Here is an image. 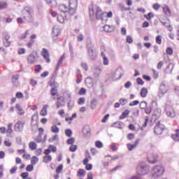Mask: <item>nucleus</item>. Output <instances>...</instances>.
Wrapping results in <instances>:
<instances>
[{
    "label": "nucleus",
    "instance_id": "29",
    "mask_svg": "<svg viewBox=\"0 0 179 179\" xmlns=\"http://www.w3.org/2000/svg\"><path fill=\"white\" fill-rule=\"evenodd\" d=\"M46 3L53 8V6H57V2L55 0H45Z\"/></svg>",
    "mask_w": 179,
    "mask_h": 179
},
{
    "label": "nucleus",
    "instance_id": "35",
    "mask_svg": "<svg viewBox=\"0 0 179 179\" xmlns=\"http://www.w3.org/2000/svg\"><path fill=\"white\" fill-rule=\"evenodd\" d=\"M103 30L106 33H111V31H113V27H111L110 25H105L103 26Z\"/></svg>",
    "mask_w": 179,
    "mask_h": 179
},
{
    "label": "nucleus",
    "instance_id": "57",
    "mask_svg": "<svg viewBox=\"0 0 179 179\" xmlns=\"http://www.w3.org/2000/svg\"><path fill=\"white\" fill-rule=\"evenodd\" d=\"M8 6L6 2L0 1V9H5Z\"/></svg>",
    "mask_w": 179,
    "mask_h": 179
},
{
    "label": "nucleus",
    "instance_id": "19",
    "mask_svg": "<svg viewBox=\"0 0 179 179\" xmlns=\"http://www.w3.org/2000/svg\"><path fill=\"white\" fill-rule=\"evenodd\" d=\"M9 38H10V36L8 34H6L4 36V38L3 39V43L5 47H9L10 45V41H9Z\"/></svg>",
    "mask_w": 179,
    "mask_h": 179
},
{
    "label": "nucleus",
    "instance_id": "46",
    "mask_svg": "<svg viewBox=\"0 0 179 179\" xmlns=\"http://www.w3.org/2000/svg\"><path fill=\"white\" fill-rule=\"evenodd\" d=\"M12 127H13V123H10L8 125V129L6 131L7 134H12L13 131L12 130Z\"/></svg>",
    "mask_w": 179,
    "mask_h": 179
},
{
    "label": "nucleus",
    "instance_id": "53",
    "mask_svg": "<svg viewBox=\"0 0 179 179\" xmlns=\"http://www.w3.org/2000/svg\"><path fill=\"white\" fill-rule=\"evenodd\" d=\"M19 79V75H14L12 76V82L13 83H16L17 82V80Z\"/></svg>",
    "mask_w": 179,
    "mask_h": 179
},
{
    "label": "nucleus",
    "instance_id": "23",
    "mask_svg": "<svg viewBox=\"0 0 179 179\" xmlns=\"http://www.w3.org/2000/svg\"><path fill=\"white\" fill-rule=\"evenodd\" d=\"M101 57L103 58V65H108L110 62L108 61V58L107 57V56H106V53L102 52L101 53Z\"/></svg>",
    "mask_w": 179,
    "mask_h": 179
},
{
    "label": "nucleus",
    "instance_id": "24",
    "mask_svg": "<svg viewBox=\"0 0 179 179\" xmlns=\"http://www.w3.org/2000/svg\"><path fill=\"white\" fill-rule=\"evenodd\" d=\"M47 108H48V105H44L41 110L40 115L45 117V115H47Z\"/></svg>",
    "mask_w": 179,
    "mask_h": 179
},
{
    "label": "nucleus",
    "instance_id": "59",
    "mask_svg": "<svg viewBox=\"0 0 179 179\" xmlns=\"http://www.w3.org/2000/svg\"><path fill=\"white\" fill-rule=\"evenodd\" d=\"M81 66L85 71H88L89 70V66H87V64L86 62L81 63Z\"/></svg>",
    "mask_w": 179,
    "mask_h": 179
},
{
    "label": "nucleus",
    "instance_id": "61",
    "mask_svg": "<svg viewBox=\"0 0 179 179\" xmlns=\"http://www.w3.org/2000/svg\"><path fill=\"white\" fill-rule=\"evenodd\" d=\"M156 43L157 44H162V36L159 35L156 37Z\"/></svg>",
    "mask_w": 179,
    "mask_h": 179
},
{
    "label": "nucleus",
    "instance_id": "37",
    "mask_svg": "<svg viewBox=\"0 0 179 179\" xmlns=\"http://www.w3.org/2000/svg\"><path fill=\"white\" fill-rule=\"evenodd\" d=\"M31 163L33 166L37 164V163H38V158H37V157H32L31 159Z\"/></svg>",
    "mask_w": 179,
    "mask_h": 179
},
{
    "label": "nucleus",
    "instance_id": "42",
    "mask_svg": "<svg viewBox=\"0 0 179 179\" xmlns=\"http://www.w3.org/2000/svg\"><path fill=\"white\" fill-rule=\"evenodd\" d=\"M84 38H85V36H83V34H80L77 36V41H78V43H82Z\"/></svg>",
    "mask_w": 179,
    "mask_h": 179
},
{
    "label": "nucleus",
    "instance_id": "18",
    "mask_svg": "<svg viewBox=\"0 0 179 179\" xmlns=\"http://www.w3.org/2000/svg\"><path fill=\"white\" fill-rule=\"evenodd\" d=\"M111 127L112 128L122 129V128H124V123L122 122H115L111 125Z\"/></svg>",
    "mask_w": 179,
    "mask_h": 179
},
{
    "label": "nucleus",
    "instance_id": "52",
    "mask_svg": "<svg viewBox=\"0 0 179 179\" xmlns=\"http://www.w3.org/2000/svg\"><path fill=\"white\" fill-rule=\"evenodd\" d=\"M41 69H43V67H41V65L38 64L35 66V72L36 73H38V72H40V71H41Z\"/></svg>",
    "mask_w": 179,
    "mask_h": 179
},
{
    "label": "nucleus",
    "instance_id": "64",
    "mask_svg": "<svg viewBox=\"0 0 179 179\" xmlns=\"http://www.w3.org/2000/svg\"><path fill=\"white\" fill-rule=\"evenodd\" d=\"M173 48H168L166 49V54H168V55H173Z\"/></svg>",
    "mask_w": 179,
    "mask_h": 179
},
{
    "label": "nucleus",
    "instance_id": "45",
    "mask_svg": "<svg viewBox=\"0 0 179 179\" xmlns=\"http://www.w3.org/2000/svg\"><path fill=\"white\" fill-rule=\"evenodd\" d=\"M90 130L89 129H87L86 127H83V135L85 136V135H90Z\"/></svg>",
    "mask_w": 179,
    "mask_h": 179
},
{
    "label": "nucleus",
    "instance_id": "60",
    "mask_svg": "<svg viewBox=\"0 0 179 179\" xmlns=\"http://www.w3.org/2000/svg\"><path fill=\"white\" fill-rule=\"evenodd\" d=\"M152 71L153 73L154 79H157L159 78V73L157 72V71L153 69H152Z\"/></svg>",
    "mask_w": 179,
    "mask_h": 179
},
{
    "label": "nucleus",
    "instance_id": "8",
    "mask_svg": "<svg viewBox=\"0 0 179 179\" xmlns=\"http://www.w3.org/2000/svg\"><path fill=\"white\" fill-rule=\"evenodd\" d=\"M106 13H103L101 10V8L99 7H96V18L97 20H101L102 22H104L106 20Z\"/></svg>",
    "mask_w": 179,
    "mask_h": 179
},
{
    "label": "nucleus",
    "instance_id": "22",
    "mask_svg": "<svg viewBox=\"0 0 179 179\" xmlns=\"http://www.w3.org/2000/svg\"><path fill=\"white\" fill-rule=\"evenodd\" d=\"M171 138L175 142H179V129L176 130V134L171 135Z\"/></svg>",
    "mask_w": 179,
    "mask_h": 179
},
{
    "label": "nucleus",
    "instance_id": "12",
    "mask_svg": "<svg viewBox=\"0 0 179 179\" xmlns=\"http://www.w3.org/2000/svg\"><path fill=\"white\" fill-rule=\"evenodd\" d=\"M41 55L43 57L45 62L48 64H50L51 62V60L50 59V52H48V50L45 48L42 49Z\"/></svg>",
    "mask_w": 179,
    "mask_h": 179
},
{
    "label": "nucleus",
    "instance_id": "7",
    "mask_svg": "<svg viewBox=\"0 0 179 179\" xmlns=\"http://www.w3.org/2000/svg\"><path fill=\"white\" fill-rule=\"evenodd\" d=\"M24 124H26V122L18 120L14 125L15 132H23Z\"/></svg>",
    "mask_w": 179,
    "mask_h": 179
},
{
    "label": "nucleus",
    "instance_id": "11",
    "mask_svg": "<svg viewBox=\"0 0 179 179\" xmlns=\"http://www.w3.org/2000/svg\"><path fill=\"white\" fill-rule=\"evenodd\" d=\"M121 76H122V73H121L120 69H116L111 73L112 80H118V79H121Z\"/></svg>",
    "mask_w": 179,
    "mask_h": 179
},
{
    "label": "nucleus",
    "instance_id": "13",
    "mask_svg": "<svg viewBox=\"0 0 179 179\" xmlns=\"http://www.w3.org/2000/svg\"><path fill=\"white\" fill-rule=\"evenodd\" d=\"M56 108H61V107H65V99L62 96L57 98Z\"/></svg>",
    "mask_w": 179,
    "mask_h": 179
},
{
    "label": "nucleus",
    "instance_id": "15",
    "mask_svg": "<svg viewBox=\"0 0 179 179\" xmlns=\"http://www.w3.org/2000/svg\"><path fill=\"white\" fill-rule=\"evenodd\" d=\"M52 34L53 36L54 40H55V38H57V37H58V36H59V34H61V29H59V28H58L57 27H54L52 28Z\"/></svg>",
    "mask_w": 179,
    "mask_h": 179
},
{
    "label": "nucleus",
    "instance_id": "38",
    "mask_svg": "<svg viewBox=\"0 0 179 179\" xmlns=\"http://www.w3.org/2000/svg\"><path fill=\"white\" fill-rule=\"evenodd\" d=\"M139 107L141 108V110H145L146 107H148V103H146L145 101H143L140 103Z\"/></svg>",
    "mask_w": 179,
    "mask_h": 179
},
{
    "label": "nucleus",
    "instance_id": "6",
    "mask_svg": "<svg viewBox=\"0 0 179 179\" xmlns=\"http://www.w3.org/2000/svg\"><path fill=\"white\" fill-rule=\"evenodd\" d=\"M87 47L88 51V57H90V59H92V61H94V59L97 57V53L93 50V45L87 43Z\"/></svg>",
    "mask_w": 179,
    "mask_h": 179
},
{
    "label": "nucleus",
    "instance_id": "56",
    "mask_svg": "<svg viewBox=\"0 0 179 179\" xmlns=\"http://www.w3.org/2000/svg\"><path fill=\"white\" fill-rule=\"evenodd\" d=\"M27 171H33L34 170V166L33 164H29L26 168Z\"/></svg>",
    "mask_w": 179,
    "mask_h": 179
},
{
    "label": "nucleus",
    "instance_id": "4",
    "mask_svg": "<svg viewBox=\"0 0 179 179\" xmlns=\"http://www.w3.org/2000/svg\"><path fill=\"white\" fill-rule=\"evenodd\" d=\"M22 15L24 19L27 20L29 23H31V22H33V13L31 12V10L27 8H25L22 10Z\"/></svg>",
    "mask_w": 179,
    "mask_h": 179
},
{
    "label": "nucleus",
    "instance_id": "58",
    "mask_svg": "<svg viewBox=\"0 0 179 179\" xmlns=\"http://www.w3.org/2000/svg\"><path fill=\"white\" fill-rule=\"evenodd\" d=\"M78 94H80V96H83V95L86 94V89L81 88L80 90V91L78 92Z\"/></svg>",
    "mask_w": 179,
    "mask_h": 179
},
{
    "label": "nucleus",
    "instance_id": "40",
    "mask_svg": "<svg viewBox=\"0 0 179 179\" xmlns=\"http://www.w3.org/2000/svg\"><path fill=\"white\" fill-rule=\"evenodd\" d=\"M161 23L165 27H171V25L170 24V20H167L166 21H161Z\"/></svg>",
    "mask_w": 179,
    "mask_h": 179
},
{
    "label": "nucleus",
    "instance_id": "33",
    "mask_svg": "<svg viewBox=\"0 0 179 179\" xmlns=\"http://www.w3.org/2000/svg\"><path fill=\"white\" fill-rule=\"evenodd\" d=\"M75 106V102L73 101L69 100L67 103V107L69 110H72Z\"/></svg>",
    "mask_w": 179,
    "mask_h": 179
},
{
    "label": "nucleus",
    "instance_id": "3",
    "mask_svg": "<svg viewBox=\"0 0 179 179\" xmlns=\"http://www.w3.org/2000/svg\"><path fill=\"white\" fill-rule=\"evenodd\" d=\"M78 8V0H69V15L71 16L75 15Z\"/></svg>",
    "mask_w": 179,
    "mask_h": 179
},
{
    "label": "nucleus",
    "instance_id": "31",
    "mask_svg": "<svg viewBox=\"0 0 179 179\" xmlns=\"http://www.w3.org/2000/svg\"><path fill=\"white\" fill-rule=\"evenodd\" d=\"M29 148L31 149V150H36L37 149V144L36 143L31 141L29 144Z\"/></svg>",
    "mask_w": 179,
    "mask_h": 179
},
{
    "label": "nucleus",
    "instance_id": "26",
    "mask_svg": "<svg viewBox=\"0 0 179 179\" xmlns=\"http://www.w3.org/2000/svg\"><path fill=\"white\" fill-rule=\"evenodd\" d=\"M148 161L149 162V163H152V164H155V163H156V162H157V157L151 155L148 157Z\"/></svg>",
    "mask_w": 179,
    "mask_h": 179
},
{
    "label": "nucleus",
    "instance_id": "28",
    "mask_svg": "<svg viewBox=\"0 0 179 179\" xmlns=\"http://www.w3.org/2000/svg\"><path fill=\"white\" fill-rule=\"evenodd\" d=\"M140 95L143 98L146 97V96H148V89H146L145 87H143L140 92Z\"/></svg>",
    "mask_w": 179,
    "mask_h": 179
},
{
    "label": "nucleus",
    "instance_id": "39",
    "mask_svg": "<svg viewBox=\"0 0 179 179\" xmlns=\"http://www.w3.org/2000/svg\"><path fill=\"white\" fill-rule=\"evenodd\" d=\"M97 106V99H94L92 101H91V108L92 110H94V108H96V106Z\"/></svg>",
    "mask_w": 179,
    "mask_h": 179
},
{
    "label": "nucleus",
    "instance_id": "32",
    "mask_svg": "<svg viewBox=\"0 0 179 179\" xmlns=\"http://www.w3.org/2000/svg\"><path fill=\"white\" fill-rule=\"evenodd\" d=\"M50 129L53 134H58L59 132V128L57 125L52 126Z\"/></svg>",
    "mask_w": 179,
    "mask_h": 179
},
{
    "label": "nucleus",
    "instance_id": "30",
    "mask_svg": "<svg viewBox=\"0 0 179 179\" xmlns=\"http://www.w3.org/2000/svg\"><path fill=\"white\" fill-rule=\"evenodd\" d=\"M163 10L166 16H170V15H171V11H170V8H169V6H165L164 7H163Z\"/></svg>",
    "mask_w": 179,
    "mask_h": 179
},
{
    "label": "nucleus",
    "instance_id": "10",
    "mask_svg": "<svg viewBox=\"0 0 179 179\" xmlns=\"http://www.w3.org/2000/svg\"><path fill=\"white\" fill-rule=\"evenodd\" d=\"M27 59L28 64H30L31 65L36 64V62H37V53L36 52L31 53L29 55H28Z\"/></svg>",
    "mask_w": 179,
    "mask_h": 179
},
{
    "label": "nucleus",
    "instance_id": "17",
    "mask_svg": "<svg viewBox=\"0 0 179 179\" xmlns=\"http://www.w3.org/2000/svg\"><path fill=\"white\" fill-rule=\"evenodd\" d=\"M165 111L168 117H170L171 118H174V117H176L174 109H165Z\"/></svg>",
    "mask_w": 179,
    "mask_h": 179
},
{
    "label": "nucleus",
    "instance_id": "25",
    "mask_svg": "<svg viewBox=\"0 0 179 179\" xmlns=\"http://www.w3.org/2000/svg\"><path fill=\"white\" fill-rule=\"evenodd\" d=\"M101 73V69H100L99 67H96L94 71V78H99V76H100Z\"/></svg>",
    "mask_w": 179,
    "mask_h": 179
},
{
    "label": "nucleus",
    "instance_id": "51",
    "mask_svg": "<svg viewBox=\"0 0 179 179\" xmlns=\"http://www.w3.org/2000/svg\"><path fill=\"white\" fill-rule=\"evenodd\" d=\"M127 43H129V44H132L134 43V39L132 38V36H127L126 38Z\"/></svg>",
    "mask_w": 179,
    "mask_h": 179
},
{
    "label": "nucleus",
    "instance_id": "9",
    "mask_svg": "<svg viewBox=\"0 0 179 179\" xmlns=\"http://www.w3.org/2000/svg\"><path fill=\"white\" fill-rule=\"evenodd\" d=\"M163 131H164V125L162 124L160 122H158L154 128L155 134L157 135H162L163 134Z\"/></svg>",
    "mask_w": 179,
    "mask_h": 179
},
{
    "label": "nucleus",
    "instance_id": "21",
    "mask_svg": "<svg viewBox=\"0 0 179 179\" xmlns=\"http://www.w3.org/2000/svg\"><path fill=\"white\" fill-rule=\"evenodd\" d=\"M15 108L17 109V114L19 115H24V110H23V108L20 107V105L19 103L16 104Z\"/></svg>",
    "mask_w": 179,
    "mask_h": 179
},
{
    "label": "nucleus",
    "instance_id": "5",
    "mask_svg": "<svg viewBox=\"0 0 179 179\" xmlns=\"http://www.w3.org/2000/svg\"><path fill=\"white\" fill-rule=\"evenodd\" d=\"M167 92H169V86L162 83L159 86V89L158 91V97H159V99H162V97H163L164 94L167 93Z\"/></svg>",
    "mask_w": 179,
    "mask_h": 179
},
{
    "label": "nucleus",
    "instance_id": "20",
    "mask_svg": "<svg viewBox=\"0 0 179 179\" xmlns=\"http://www.w3.org/2000/svg\"><path fill=\"white\" fill-rule=\"evenodd\" d=\"M59 10H60V12H63L64 13H69V8H68V7L64 4L59 6Z\"/></svg>",
    "mask_w": 179,
    "mask_h": 179
},
{
    "label": "nucleus",
    "instance_id": "47",
    "mask_svg": "<svg viewBox=\"0 0 179 179\" xmlns=\"http://www.w3.org/2000/svg\"><path fill=\"white\" fill-rule=\"evenodd\" d=\"M65 135L66 136H68L69 138H71L72 136V130L70 129H67L65 130Z\"/></svg>",
    "mask_w": 179,
    "mask_h": 179
},
{
    "label": "nucleus",
    "instance_id": "55",
    "mask_svg": "<svg viewBox=\"0 0 179 179\" xmlns=\"http://www.w3.org/2000/svg\"><path fill=\"white\" fill-rule=\"evenodd\" d=\"M67 145H73L75 143V138H71L67 140Z\"/></svg>",
    "mask_w": 179,
    "mask_h": 179
},
{
    "label": "nucleus",
    "instance_id": "1",
    "mask_svg": "<svg viewBox=\"0 0 179 179\" xmlns=\"http://www.w3.org/2000/svg\"><path fill=\"white\" fill-rule=\"evenodd\" d=\"M150 171L149 166L145 162H141L137 168V176L141 177L142 176H146Z\"/></svg>",
    "mask_w": 179,
    "mask_h": 179
},
{
    "label": "nucleus",
    "instance_id": "44",
    "mask_svg": "<svg viewBox=\"0 0 179 179\" xmlns=\"http://www.w3.org/2000/svg\"><path fill=\"white\" fill-rule=\"evenodd\" d=\"M64 169V166L62 164L59 165L57 169H56V173L57 174H61L62 173V170Z\"/></svg>",
    "mask_w": 179,
    "mask_h": 179
},
{
    "label": "nucleus",
    "instance_id": "34",
    "mask_svg": "<svg viewBox=\"0 0 179 179\" xmlns=\"http://www.w3.org/2000/svg\"><path fill=\"white\" fill-rule=\"evenodd\" d=\"M51 160H52V157H51V155H45L43 157V162L44 163H50V162H51Z\"/></svg>",
    "mask_w": 179,
    "mask_h": 179
},
{
    "label": "nucleus",
    "instance_id": "41",
    "mask_svg": "<svg viewBox=\"0 0 179 179\" xmlns=\"http://www.w3.org/2000/svg\"><path fill=\"white\" fill-rule=\"evenodd\" d=\"M57 20L59 23H64L65 22V17H64L62 15H58L57 17Z\"/></svg>",
    "mask_w": 179,
    "mask_h": 179
},
{
    "label": "nucleus",
    "instance_id": "16",
    "mask_svg": "<svg viewBox=\"0 0 179 179\" xmlns=\"http://www.w3.org/2000/svg\"><path fill=\"white\" fill-rule=\"evenodd\" d=\"M138 145H139V140H136L134 144L127 143V148L129 152H132Z\"/></svg>",
    "mask_w": 179,
    "mask_h": 179
},
{
    "label": "nucleus",
    "instance_id": "63",
    "mask_svg": "<svg viewBox=\"0 0 179 179\" xmlns=\"http://www.w3.org/2000/svg\"><path fill=\"white\" fill-rule=\"evenodd\" d=\"M136 82H137L138 85H141V86L143 85V84L145 83L143 82V80H142V78H137Z\"/></svg>",
    "mask_w": 179,
    "mask_h": 179
},
{
    "label": "nucleus",
    "instance_id": "43",
    "mask_svg": "<svg viewBox=\"0 0 179 179\" xmlns=\"http://www.w3.org/2000/svg\"><path fill=\"white\" fill-rule=\"evenodd\" d=\"M86 103V98L82 97L78 99V104L79 106H83Z\"/></svg>",
    "mask_w": 179,
    "mask_h": 179
},
{
    "label": "nucleus",
    "instance_id": "49",
    "mask_svg": "<svg viewBox=\"0 0 179 179\" xmlns=\"http://www.w3.org/2000/svg\"><path fill=\"white\" fill-rule=\"evenodd\" d=\"M78 149V145H71L69 148V151L70 152H76Z\"/></svg>",
    "mask_w": 179,
    "mask_h": 179
},
{
    "label": "nucleus",
    "instance_id": "62",
    "mask_svg": "<svg viewBox=\"0 0 179 179\" xmlns=\"http://www.w3.org/2000/svg\"><path fill=\"white\" fill-rule=\"evenodd\" d=\"M138 103H139V101H138V100H136V101H132V102H130V103H129V106L130 107H132V106H138Z\"/></svg>",
    "mask_w": 179,
    "mask_h": 179
},
{
    "label": "nucleus",
    "instance_id": "27",
    "mask_svg": "<svg viewBox=\"0 0 179 179\" xmlns=\"http://www.w3.org/2000/svg\"><path fill=\"white\" fill-rule=\"evenodd\" d=\"M129 113L130 111L129 110H126L125 111H124L122 115L120 116V120H124L125 118H127L128 117V115H129Z\"/></svg>",
    "mask_w": 179,
    "mask_h": 179
},
{
    "label": "nucleus",
    "instance_id": "48",
    "mask_svg": "<svg viewBox=\"0 0 179 179\" xmlns=\"http://www.w3.org/2000/svg\"><path fill=\"white\" fill-rule=\"evenodd\" d=\"M95 146L96 148H98V149H101V148H103V143H101V141H96L95 142Z\"/></svg>",
    "mask_w": 179,
    "mask_h": 179
},
{
    "label": "nucleus",
    "instance_id": "14",
    "mask_svg": "<svg viewBox=\"0 0 179 179\" xmlns=\"http://www.w3.org/2000/svg\"><path fill=\"white\" fill-rule=\"evenodd\" d=\"M85 83L87 87H93V86H94V80H93V78L91 77H87L85 78Z\"/></svg>",
    "mask_w": 179,
    "mask_h": 179
},
{
    "label": "nucleus",
    "instance_id": "50",
    "mask_svg": "<svg viewBox=\"0 0 179 179\" xmlns=\"http://www.w3.org/2000/svg\"><path fill=\"white\" fill-rule=\"evenodd\" d=\"M85 173H86V171H85V170L79 169L78 171V177H83V176H85Z\"/></svg>",
    "mask_w": 179,
    "mask_h": 179
},
{
    "label": "nucleus",
    "instance_id": "36",
    "mask_svg": "<svg viewBox=\"0 0 179 179\" xmlns=\"http://www.w3.org/2000/svg\"><path fill=\"white\" fill-rule=\"evenodd\" d=\"M51 96H58V90L55 87H52L50 90Z\"/></svg>",
    "mask_w": 179,
    "mask_h": 179
},
{
    "label": "nucleus",
    "instance_id": "2",
    "mask_svg": "<svg viewBox=\"0 0 179 179\" xmlns=\"http://www.w3.org/2000/svg\"><path fill=\"white\" fill-rule=\"evenodd\" d=\"M164 173V168L162 166H155L152 169V176L154 178L162 177Z\"/></svg>",
    "mask_w": 179,
    "mask_h": 179
},
{
    "label": "nucleus",
    "instance_id": "54",
    "mask_svg": "<svg viewBox=\"0 0 179 179\" xmlns=\"http://www.w3.org/2000/svg\"><path fill=\"white\" fill-rule=\"evenodd\" d=\"M144 16L147 19V20H150V19H152V17H155V15L152 13H149L148 14V15H145Z\"/></svg>",
    "mask_w": 179,
    "mask_h": 179
}]
</instances>
